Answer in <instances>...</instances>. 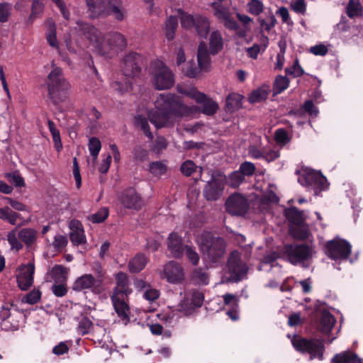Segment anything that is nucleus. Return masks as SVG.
<instances>
[{
    "mask_svg": "<svg viewBox=\"0 0 363 363\" xmlns=\"http://www.w3.org/2000/svg\"><path fill=\"white\" fill-rule=\"evenodd\" d=\"M44 6L43 0H33L31 13L28 20L30 22H33L37 16L42 14L44 10Z\"/></svg>",
    "mask_w": 363,
    "mask_h": 363,
    "instance_id": "a18cd8bd",
    "label": "nucleus"
},
{
    "mask_svg": "<svg viewBox=\"0 0 363 363\" xmlns=\"http://www.w3.org/2000/svg\"><path fill=\"white\" fill-rule=\"evenodd\" d=\"M48 124L50 131L52 136V140L55 144V147L57 152H60L62 148V145L61 143V139H60V131L56 128L54 122H52V121L49 120L48 121Z\"/></svg>",
    "mask_w": 363,
    "mask_h": 363,
    "instance_id": "ea45409f",
    "label": "nucleus"
},
{
    "mask_svg": "<svg viewBox=\"0 0 363 363\" xmlns=\"http://www.w3.org/2000/svg\"><path fill=\"white\" fill-rule=\"evenodd\" d=\"M242 96L237 93H231L226 98V108L230 111H233L241 106Z\"/></svg>",
    "mask_w": 363,
    "mask_h": 363,
    "instance_id": "72a5a7b5",
    "label": "nucleus"
},
{
    "mask_svg": "<svg viewBox=\"0 0 363 363\" xmlns=\"http://www.w3.org/2000/svg\"><path fill=\"white\" fill-rule=\"evenodd\" d=\"M150 70L151 81L157 89H168L174 85V74L163 62L153 61L150 65Z\"/></svg>",
    "mask_w": 363,
    "mask_h": 363,
    "instance_id": "39448f33",
    "label": "nucleus"
},
{
    "mask_svg": "<svg viewBox=\"0 0 363 363\" xmlns=\"http://www.w3.org/2000/svg\"><path fill=\"white\" fill-rule=\"evenodd\" d=\"M247 11L252 15L258 16L262 13L264 5L259 0H250L247 4Z\"/></svg>",
    "mask_w": 363,
    "mask_h": 363,
    "instance_id": "de8ad7c7",
    "label": "nucleus"
},
{
    "mask_svg": "<svg viewBox=\"0 0 363 363\" xmlns=\"http://www.w3.org/2000/svg\"><path fill=\"white\" fill-rule=\"evenodd\" d=\"M236 16L238 19L242 23L243 28H240L238 27V30L235 31L238 36L244 38L246 36L247 33L250 30V23L252 22V18L247 15L241 14L240 13H237Z\"/></svg>",
    "mask_w": 363,
    "mask_h": 363,
    "instance_id": "473e14b6",
    "label": "nucleus"
},
{
    "mask_svg": "<svg viewBox=\"0 0 363 363\" xmlns=\"http://www.w3.org/2000/svg\"><path fill=\"white\" fill-rule=\"evenodd\" d=\"M210 52L212 55H216L223 48V38L218 31H214L210 36Z\"/></svg>",
    "mask_w": 363,
    "mask_h": 363,
    "instance_id": "7c9ffc66",
    "label": "nucleus"
},
{
    "mask_svg": "<svg viewBox=\"0 0 363 363\" xmlns=\"http://www.w3.org/2000/svg\"><path fill=\"white\" fill-rule=\"evenodd\" d=\"M135 123L137 125L140 126L141 129L144 131V133L147 137L152 139L153 138L152 133L150 130V126L148 125L147 119L139 115L135 117Z\"/></svg>",
    "mask_w": 363,
    "mask_h": 363,
    "instance_id": "603ef678",
    "label": "nucleus"
},
{
    "mask_svg": "<svg viewBox=\"0 0 363 363\" xmlns=\"http://www.w3.org/2000/svg\"><path fill=\"white\" fill-rule=\"evenodd\" d=\"M225 181V176L221 173L213 174L203 188L204 197L208 201L218 199L223 194Z\"/></svg>",
    "mask_w": 363,
    "mask_h": 363,
    "instance_id": "9d476101",
    "label": "nucleus"
},
{
    "mask_svg": "<svg viewBox=\"0 0 363 363\" xmlns=\"http://www.w3.org/2000/svg\"><path fill=\"white\" fill-rule=\"evenodd\" d=\"M38 231L30 228L13 229L8 233L7 241L12 250L18 252L24 243L28 247H31L37 240Z\"/></svg>",
    "mask_w": 363,
    "mask_h": 363,
    "instance_id": "423d86ee",
    "label": "nucleus"
},
{
    "mask_svg": "<svg viewBox=\"0 0 363 363\" xmlns=\"http://www.w3.org/2000/svg\"><path fill=\"white\" fill-rule=\"evenodd\" d=\"M200 245L203 255L212 262H216L225 252L226 243L220 237H213L210 234L202 236Z\"/></svg>",
    "mask_w": 363,
    "mask_h": 363,
    "instance_id": "0eeeda50",
    "label": "nucleus"
},
{
    "mask_svg": "<svg viewBox=\"0 0 363 363\" xmlns=\"http://www.w3.org/2000/svg\"><path fill=\"white\" fill-rule=\"evenodd\" d=\"M212 7L214 10V16L226 28L230 30H238V24L231 18V13L228 7L219 2L212 3Z\"/></svg>",
    "mask_w": 363,
    "mask_h": 363,
    "instance_id": "f3484780",
    "label": "nucleus"
},
{
    "mask_svg": "<svg viewBox=\"0 0 363 363\" xmlns=\"http://www.w3.org/2000/svg\"><path fill=\"white\" fill-rule=\"evenodd\" d=\"M178 25L177 18L174 16H170L166 23V37L171 40L174 38V33Z\"/></svg>",
    "mask_w": 363,
    "mask_h": 363,
    "instance_id": "c03bdc74",
    "label": "nucleus"
},
{
    "mask_svg": "<svg viewBox=\"0 0 363 363\" xmlns=\"http://www.w3.org/2000/svg\"><path fill=\"white\" fill-rule=\"evenodd\" d=\"M335 323V318L329 313H323L320 320L321 331L328 333Z\"/></svg>",
    "mask_w": 363,
    "mask_h": 363,
    "instance_id": "f704fd0d",
    "label": "nucleus"
},
{
    "mask_svg": "<svg viewBox=\"0 0 363 363\" xmlns=\"http://www.w3.org/2000/svg\"><path fill=\"white\" fill-rule=\"evenodd\" d=\"M194 309V306L191 304V301L188 298L183 300L177 306V310L183 313L185 315H191Z\"/></svg>",
    "mask_w": 363,
    "mask_h": 363,
    "instance_id": "5fc2aeb1",
    "label": "nucleus"
},
{
    "mask_svg": "<svg viewBox=\"0 0 363 363\" xmlns=\"http://www.w3.org/2000/svg\"><path fill=\"white\" fill-rule=\"evenodd\" d=\"M228 269L231 279L235 281L241 280L246 274L248 267L240 259V255L238 251H233L228 260Z\"/></svg>",
    "mask_w": 363,
    "mask_h": 363,
    "instance_id": "4468645a",
    "label": "nucleus"
},
{
    "mask_svg": "<svg viewBox=\"0 0 363 363\" xmlns=\"http://www.w3.org/2000/svg\"><path fill=\"white\" fill-rule=\"evenodd\" d=\"M291 235L296 239L305 240L308 237V230L307 227L297 224L290 230Z\"/></svg>",
    "mask_w": 363,
    "mask_h": 363,
    "instance_id": "49530a36",
    "label": "nucleus"
},
{
    "mask_svg": "<svg viewBox=\"0 0 363 363\" xmlns=\"http://www.w3.org/2000/svg\"><path fill=\"white\" fill-rule=\"evenodd\" d=\"M69 273V269L60 264L55 265L51 271L50 274L56 282H64L67 280Z\"/></svg>",
    "mask_w": 363,
    "mask_h": 363,
    "instance_id": "2f4dec72",
    "label": "nucleus"
},
{
    "mask_svg": "<svg viewBox=\"0 0 363 363\" xmlns=\"http://www.w3.org/2000/svg\"><path fill=\"white\" fill-rule=\"evenodd\" d=\"M126 297H115L111 296L114 309L118 315L123 321L124 324H127L129 320L130 308L125 301Z\"/></svg>",
    "mask_w": 363,
    "mask_h": 363,
    "instance_id": "5701e85b",
    "label": "nucleus"
},
{
    "mask_svg": "<svg viewBox=\"0 0 363 363\" xmlns=\"http://www.w3.org/2000/svg\"><path fill=\"white\" fill-rule=\"evenodd\" d=\"M88 146L90 154L93 157V164H94L101 148V142L97 138L93 137L89 139Z\"/></svg>",
    "mask_w": 363,
    "mask_h": 363,
    "instance_id": "37998d69",
    "label": "nucleus"
},
{
    "mask_svg": "<svg viewBox=\"0 0 363 363\" xmlns=\"http://www.w3.org/2000/svg\"><path fill=\"white\" fill-rule=\"evenodd\" d=\"M160 292L150 286L143 292V297L150 302H152L159 298Z\"/></svg>",
    "mask_w": 363,
    "mask_h": 363,
    "instance_id": "338daca9",
    "label": "nucleus"
},
{
    "mask_svg": "<svg viewBox=\"0 0 363 363\" xmlns=\"http://www.w3.org/2000/svg\"><path fill=\"white\" fill-rule=\"evenodd\" d=\"M92 325V323L91 320L87 318H82L78 325L77 330L78 333L81 335H85L87 334L89 331V329L91 326Z\"/></svg>",
    "mask_w": 363,
    "mask_h": 363,
    "instance_id": "0e129e2a",
    "label": "nucleus"
},
{
    "mask_svg": "<svg viewBox=\"0 0 363 363\" xmlns=\"http://www.w3.org/2000/svg\"><path fill=\"white\" fill-rule=\"evenodd\" d=\"M331 363H363V360L354 353L347 351L335 355Z\"/></svg>",
    "mask_w": 363,
    "mask_h": 363,
    "instance_id": "c85d7f7f",
    "label": "nucleus"
},
{
    "mask_svg": "<svg viewBox=\"0 0 363 363\" xmlns=\"http://www.w3.org/2000/svg\"><path fill=\"white\" fill-rule=\"evenodd\" d=\"M347 16L353 18L362 15L360 3L357 0H350L347 6Z\"/></svg>",
    "mask_w": 363,
    "mask_h": 363,
    "instance_id": "e433bc0d",
    "label": "nucleus"
},
{
    "mask_svg": "<svg viewBox=\"0 0 363 363\" xmlns=\"http://www.w3.org/2000/svg\"><path fill=\"white\" fill-rule=\"evenodd\" d=\"M260 26L262 28L267 31H269L272 28L274 27L277 20L273 14L269 15L265 19H258Z\"/></svg>",
    "mask_w": 363,
    "mask_h": 363,
    "instance_id": "6e6d98bb",
    "label": "nucleus"
},
{
    "mask_svg": "<svg viewBox=\"0 0 363 363\" xmlns=\"http://www.w3.org/2000/svg\"><path fill=\"white\" fill-rule=\"evenodd\" d=\"M247 200L239 194H235L229 196L225 202L227 212L234 216H242L248 210Z\"/></svg>",
    "mask_w": 363,
    "mask_h": 363,
    "instance_id": "dca6fc26",
    "label": "nucleus"
},
{
    "mask_svg": "<svg viewBox=\"0 0 363 363\" xmlns=\"http://www.w3.org/2000/svg\"><path fill=\"white\" fill-rule=\"evenodd\" d=\"M179 91L185 96L194 99L197 103L201 104V111L207 116L215 114L218 105L214 101L206 98V96L199 92L196 88L179 89Z\"/></svg>",
    "mask_w": 363,
    "mask_h": 363,
    "instance_id": "1a4fd4ad",
    "label": "nucleus"
},
{
    "mask_svg": "<svg viewBox=\"0 0 363 363\" xmlns=\"http://www.w3.org/2000/svg\"><path fill=\"white\" fill-rule=\"evenodd\" d=\"M315 250L311 245L306 244H291L284 247L283 255L292 264H300L307 267V262L312 259Z\"/></svg>",
    "mask_w": 363,
    "mask_h": 363,
    "instance_id": "20e7f679",
    "label": "nucleus"
},
{
    "mask_svg": "<svg viewBox=\"0 0 363 363\" xmlns=\"http://www.w3.org/2000/svg\"><path fill=\"white\" fill-rule=\"evenodd\" d=\"M147 263V258L143 254H137L128 263L129 271L138 273L145 268Z\"/></svg>",
    "mask_w": 363,
    "mask_h": 363,
    "instance_id": "c756f323",
    "label": "nucleus"
},
{
    "mask_svg": "<svg viewBox=\"0 0 363 363\" xmlns=\"http://www.w3.org/2000/svg\"><path fill=\"white\" fill-rule=\"evenodd\" d=\"M167 246L172 255L176 258L180 257L185 250L181 237L174 233L169 235Z\"/></svg>",
    "mask_w": 363,
    "mask_h": 363,
    "instance_id": "a878e982",
    "label": "nucleus"
},
{
    "mask_svg": "<svg viewBox=\"0 0 363 363\" xmlns=\"http://www.w3.org/2000/svg\"><path fill=\"white\" fill-rule=\"evenodd\" d=\"M155 111L148 113L150 121L157 128L172 125L174 118L187 116L190 110L177 97L160 94L155 101Z\"/></svg>",
    "mask_w": 363,
    "mask_h": 363,
    "instance_id": "f257e3e1",
    "label": "nucleus"
},
{
    "mask_svg": "<svg viewBox=\"0 0 363 363\" xmlns=\"http://www.w3.org/2000/svg\"><path fill=\"white\" fill-rule=\"evenodd\" d=\"M286 216L287 219L297 225L301 224L303 221V212L296 207H291L286 211Z\"/></svg>",
    "mask_w": 363,
    "mask_h": 363,
    "instance_id": "4c0bfd02",
    "label": "nucleus"
},
{
    "mask_svg": "<svg viewBox=\"0 0 363 363\" xmlns=\"http://www.w3.org/2000/svg\"><path fill=\"white\" fill-rule=\"evenodd\" d=\"M34 269V264L31 263L21 267L20 273L17 277V282L22 290H27L32 285Z\"/></svg>",
    "mask_w": 363,
    "mask_h": 363,
    "instance_id": "4be33fe9",
    "label": "nucleus"
},
{
    "mask_svg": "<svg viewBox=\"0 0 363 363\" xmlns=\"http://www.w3.org/2000/svg\"><path fill=\"white\" fill-rule=\"evenodd\" d=\"M149 169L156 176H160L165 173L166 167L161 162H153L150 164Z\"/></svg>",
    "mask_w": 363,
    "mask_h": 363,
    "instance_id": "13d9d810",
    "label": "nucleus"
},
{
    "mask_svg": "<svg viewBox=\"0 0 363 363\" xmlns=\"http://www.w3.org/2000/svg\"><path fill=\"white\" fill-rule=\"evenodd\" d=\"M108 15H113L116 20L121 21L125 18V11L118 6L109 4L107 12V16Z\"/></svg>",
    "mask_w": 363,
    "mask_h": 363,
    "instance_id": "8fccbe9b",
    "label": "nucleus"
},
{
    "mask_svg": "<svg viewBox=\"0 0 363 363\" xmlns=\"http://www.w3.org/2000/svg\"><path fill=\"white\" fill-rule=\"evenodd\" d=\"M11 6L7 3L0 4V22L8 21L11 12Z\"/></svg>",
    "mask_w": 363,
    "mask_h": 363,
    "instance_id": "4d7b16f0",
    "label": "nucleus"
},
{
    "mask_svg": "<svg viewBox=\"0 0 363 363\" xmlns=\"http://www.w3.org/2000/svg\"><path fill=\"white\" fill-rule=\"evenodd\" d=\"M116 286L111 296L128 297L131 293L128 277L125 273L118 272L115 275Z\"/></svg>",
    "mask_w": 363,
    "mask_h": 363,
    "instance_id": "412c9836",
    "label": "nucleus"
},
{
    "mask_svg": "<svg viewBox=\"0 0 363 363\" xmlns=\"http://www.w3.org/2000/svg\"><path fill=\"white\" fill-rule=\"evenodd\" d=\"M195 169H196L195 164L192 161H190V160L184 162L182 164L181 168H180L182 174L187 177L190 176L195 171Z\"/></svg>",
    "mask_w": 363,
    "mask_h": 363,
    "instance_id": "774afa93",
    "label": "nucleus"
},
{
    "mask_svg": "<svg viewBox=\"0 0 363 363\" xmlns=\"http://www.w3.org/2000/svg\"><path fill=\"white\" fill-rule=\"evenodd\" d=\"M108 216V210L104 207L99 209L96 213L90 215L88 219L94 223H99L105 220Z\"/></svg>",
    "mask_w": 363,
    "mask_h": 363,
    "instance_id": "09e8293b",
    "label": "nucleus"
},
{
    "mask_svg": "<svg viewBox=\"0 0 363 363\" xmlns=\"http://www.w3.org/2000/svg\"><path fill=\"white\" fill-rule=\"evenodd\" d=\"M190 301L191 304L193 305L195 308L201 307L203 301V293L198 291H193L191 294V298Z\"/></svg>",
    "mask_w": 363,
    "mask_h": 363,
    "instance_id": "69168bd1",
    "label": "nucleus"
},
{
    "mask_svg": "<svg viewBox=\"0 0 363 363\" xmlns=\"http://www.w3.org/2000/svg\"><path fill=\"white\" fill-rule=\"evenodd\" d=\"M76 29L84 35L101 55H106L112 49H123L126 46L125 37L119 33H110L104 36L94 26L77 21Z\"/></svg>",
    "mask_w": 363,
    "mask_h": 363,
    "instance_id": "f03ea898",
    "label": "nucleus"
},
{
    "mask_svg": "<svg viewBox=\"0 0 363 363\" xmlns=\"http://www.w3.org/2000/svg\"><path fill=\"white\" fill-rule=\"evenodd\" d=\"M291 343L297 351L308 353L311 359L318 358L322 360L323 358L324 345L320 340H308L298 335H294L291 340Z\"/></svg>",
    "mask_w": 363,
    "mask_h": 363,
    "instance_id": "6e6552de",
    "label": "nucleus"
},
{
    "mask_svg": "<svg viewBox=\"0 0 363 363\" xmlns=\"http://www.w3.org/2000/svg\"><path fill=\"white\" fill-rule=\"evenodd\" d=\"M243 177L252 176L256 170L255 164L250 162H245L240 165L239 169Z\"/></svg>",
    "mask_w": 363,
    "mask_h": 363,
    "instance_id": "864d4df0",
    "label": "nucleus"
},
{
    "mask_svg": "<svg viewBox=\"0 0 363 363\" xmlns=\"http://www.w3.org/2000/svg\"><path fill=\"white\" fill-rule=\"evenodd\" d=\"M45 25L46 26L45 36L48 44L54 48H58L59 43L56 37L55 23L52 19L48 18L45 21Z\"/></svg>",
    "mask_w": 363,
    "mask_h": 363,
    "instance_id": "cd10ccee",
    "label": "nucleus"
},
{
    "mask_svg": "<svg viewBox=\"0 0 363 363\" xmlns=\"http://www.w3.org/2000/svg\"><path fill=\"white\" fill-rule=\"evenodd\" d=\"M198 64L201 70L207 71L210 65V57L207 45L204 43H201L197 52Z\"/></svg>",
    "mask_w": 363,
    "mask_h": 363,
    "instance_id": "bb28decb",
    "label": "nucleus"
},
{
    "mask_svg": "<svg viewBox=\"0 0 363 363\" xmlns=\"http://www.w3.org/2000/svg\"><path fill=\"white\" fill-rule=\"evenodd\" d=\"M291 9L299 14L304 15L306 11V4L305 0H295L291 3Z\"/></svg>",
    "mask_w": 363,
    "mask_h": 363,
    "instance_id": "052dcab7",
    "label": "nucleus"
},
{
    "mask_svg": "<svg viewBox=\"0 0 363 363\" xmlns=\"http://www.w3.org/2000/svg\"><path fill=\"white\" fill-rule=\"evenodd\" d=\"M47 85L49 97L54 104L66 99L67 91L69 89L70 84L64 78L60 68L53 67L48 76Z\"/></svg>",
    "mask_w": 363,
    "mask_h": 363,
    "instance_id": "7ed1b4c3",
    "label": "nucleus"
},
{
    "mask_svg": "<svg viewBox=\"0 0 363 363\" xmlns=\"http://www.w3.org/2000/svg\"><path fill=\"white\" fill-rule=\"evenodd\" d=\"M200 70H201L200 67H197L194 61L188 62L185 67L183 68V72L189 77H196Z\"/></svg>",
    "mask_w": 363,
    "mask_h": 363,
    "instance_id": "3c124183",
    "label": "nucleus"
},
{
    "mask_svg": "<svg viewBox=\"0 0 363 363\" xmlns=\"http://www.w3.org/2000/svg\"><path fill=\"white\" fill-rule=\"evenodd\" d=\"M160 277L169 283L180 284L184 279V268L179 263L170 261L164 265Z\"/></svg>",
    "mask_w": 363,
    "mask_h": 363,
    "instance_id": "2eb2a0df",
    "label": "nucleus"
},
{
    "mask_svg": "<svg viewBox=\"0 0 363 363\" xmlns=\"http://www.w3.org/2000/svg\"><path fill=\"white\" fill-rule=\"evenodd\" d=\"M71 241L76 245H81L86 241L83 226L77 220H72L69 224Z\"/></svg>",
    "mask_w": 363,
    "mask_h": 363,
    "instance_id": "b1692460",
    "label": "nucleus"
},
{
    "mask_svg": "<svg viewBox=\"0 0 363 363\" xmlns=\"http://www.w3.org/2000/svg\"><path fill=\"white\" fill-rule=\"evenodd\" d=\"M327 255L333 259H345L351 253V245L345 240L335 239L326 244Z\"/></svg>",
    "mask_w": 363,
    "mask_h": 363,
    "instance_id": "ddd939ff",
    "label": "nucleus"
},
{
    "mask_svg": "<svg viewBox=\"0 0 363 363\" xmlns=\"http://www.w3.org/2000/svg\"><path fill=\"white\" fill-rule=\"evenodd\" d=\"M245 181V177L239 170L232 172L228 178L225 183L233 188L238 187Z\"/></svg>",
    "mask_w": 363,
    "mask_h": 363,
    "instance_id": "58836bf2",
    "label": "nucleus"
},
{
    "mask_svg": "<svg viewBox=\"0 0 363 363\" xmlns=\"http://www.w3.org/2000/svg\"><path fill=\"white\" fill-rule=\"evenodd\" d=\"M102 279L101 276L94 277L91 274H85L78 277L73 284L72 289L76 291L89 290L94 294H99L101 290Z\"/></svg>",
    "mask_w": 363,
    "mask_h": 363,
    "instance_id": "9b49d317",
    "label": "nucleus"
},
{
    "mask_svg": "<svg viewBox=\"0 0 363 363\" xmlns=\"http://www.w3.org/2000/svg\"><path fill=\"white\" fill-rule=\"evenodd\" d=\"M289 85V80L286 77L278 76L277 77L274 86L273 90L275 94H278L284 91L288 88Z\"/></svg>",
    "mask_w": 363,
    "mask_h": 363,
    "instance_id": "a19ab883",
    "label": "nucleus"
},
{
    "mask_svg": "<svg viewBox=\"0 0 363 363\" xmlns=\"http://www.w3.org/2000/svg\"><path fill=\"white\" fill-rule=\"evenodd\" d=\"M268 91L264 88L254 90L249 96L248 100L251 104L261 102L267 98Z\"/></svg>",
    "mask_w": 363,
    "mask_h": 363,
    "instance_id": "79ce46f5",
    "label": "nucleus"
},
{
    "mask_svg": "<svg viewBox=\"0 0 363 363\" xmlns=\"http://www.w3.org/2000/svg\"><path fill=\"white\" fill-rule=\"evenodd\" d=\"M6 178L16 186H24V180L18 172L8 173L6 174Z\"/></svg>",
    "mask_w": 363,
    "mask_h": 363,
    "instance_id": "e2e57ef3",
    "label": "nucleus"
},
{
    "mask_svg": "<svg viewBox=\"0 0 363 363\" xmlns=\"http://www.w3.org/2000/svg\"><path fill=\"white\" fill-rule=\"evenodd\" d=\"M140 62L141 56L137 53L131 52L125 55L122 68L124 75L129 77L137 76L140 72Z\"/></svg>",
    "mask_w": 363,
    "mask_h": 363,
    "instance_id": "6ab92c4d",
    "label": "nucleus"
},
{
    "mask_svg": "<svg viewBox=\"0 0 363 363\" xmlns=\"http://www.w3.org/2000/svg\"><path fill=\"white\" fill-rule=\"evenodd\" d=\"M298 182L307 187H313L319 190L324 189L327 186V179L320 173L315 171H309L303 174Z\"/></svg>",
    "mask_w": 363,
    "mask_h": 363,
    "instance_id": "a211bd4d",
    "label": "nucleus"
},
{
    "mask_svg": "<svg viewBox=\"0 0 363 363\" xmlns=\"http://www.w3.org/2000/svg\"><path fill=\"white\" fill-rule=\"evenodd\" d=\"M181 24L184 28H195L198 35L201 38H206L209 32V23L207 19L202 16L193 17L186 13H182L180 18Z\"/></svg>",
    "mask_w": 363,
    "mask_h": 363,
    "instance_id": "f8f14e48",
    "label": "nucleus"
},
{
    "mask_svg": "<svg viewBox=\"0 0 363 363\" xmlns=\"http://www.w3.org/2000/svg\"><path fill=\"white\" fill-rule=\"evenodd\" d=\"M193 278L199 284L206 285L208 283V274L201 269L194 270Z\"/></svg>",
    "mask_w": 363,
    "mask_h": 363,
    "instance_id": "bf43d9fd",
    "label": "nucleus"
},
{
    "mask_svg": "<svg viewBox=\"0 0 363 363\" xmlns=\"http://www.w3.org/2000/svg\"><path fill=\"white\" fill-rule=\"evenodd\" d=\"M120 201L124 207L139 210L143 206V201L136 191L130 188L125 190L120 196Z\"/></svg>",
    "mask_w": 363,
    "mask_h": 363,
    "instance_id": "aec40b11",
    "label": "nucleus"
},
{
    "mask_svg": "<svg viewBox=\"0 0 363 363\" xmlns=\"http://www.w3.org/2000/svg\"><path fill=\"white\" fill-rule=\"evenodd\" d=\"M20 217V214L13 211L9 207L0 208V218L8 221L11 225H16Z\"/></svg>",
    "mask_w": 363,
    "mask_h": 363,
    "instance_id": "c9c22d12",
    "label": "nucleus"
},
{
    "mask_svg": "<svg viewBox=\"0 0 363 363\" xmlns=\"http://www.w3.org/2000/svg\"><path fill=\"white\" fill-rule=\"evenodd\" d=\"M88 11L91 17L95 18L99 16H107L108 5L105 0L95 1L94 0H85Z\"/></svg>",
    "mask_w": 363,
    "mask_h": 363,
    "instance_id": "393cba45",
    "label": "nucleus"
},
{
    "mask_svg": "<svg viewBox=\"0 0 363 363\" xmlns=\"http://www.w3.org/2000/svg\"><path fill=\"white\" fill-rule=\"evenodd\" d=\"M40 295L41 294L38 290H33L23 298L22 301L29 304H35L40 300Z\"/></svg>",
    "mask_w": 363,
    "mask_h": 363,
    "instance_id": "680f3d73",
    "label": "nucleus"
}]
</instances>
